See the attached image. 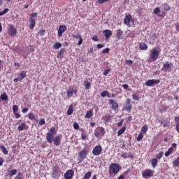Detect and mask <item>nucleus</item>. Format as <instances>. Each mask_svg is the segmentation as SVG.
<instances>
[{
  "instance_id": "obj_1",
  "label": "nucleus",
  "mask_w": 179,
  "mask_h": 179,
  "mask_svg": "<svg viewBox=\"0 0 179 179\" xmlns=\"http://www.w3.org/2000/svg\"><path fill=\"white\" fill-rule=\"evenodd\" d=\"M55 135H57V131L55 130V127L50 128L46 136V139L49 142V143H52L54 141V136H55Z\"/></svg>"
},
{
  "instance_id": "obj_2",
  "label": "nucleus",
  "mask_w": 179,
  "mask_h": 179,
  "mask_svg": "<svg viewBox=\"0 0 179 179\" xmlns=\"http://www.w3.org/2000/svg\"><path fill=\"white\" fill-rule=\"evenodd\" d=\"M159 54L160 52L157 49H153L150 52L149 62H155L159 58Z\"/></svg>"
},
{
  "instance_id": "obj_3",
  "label": "nucleus",
  "mask_w": 179,
  "mask_h": 179,
  "mask_svg": "<svg viewBox=\"0 0 179 179\" xmlns=\"http://www.w3.org/2000/svg\"><path fill=\"white\" fill-rule=\"evenodd\" d=\"M120 166L116 163L111 164L109 167V173H113V174H117L120 171Z\"/></svg>"
},
{
  "instance_id": "obj_4",
  "label": "nucleus",
  "mask_w": 179,
  "mask_h": 179,
  "mask_svg": "<svg viewBox=\"0 0 179 179\" xmlns=\"http://www.w3.org/2000/svg\"><path fill=\"white\" fill-rule=\"evenodd\" d=\"M159 83H160V80H149L147 82L145 83V86H153V85H159Z\"/></svg>"
},
{
  "instance_id": "obj_5",
  "label": "nucleus",
  "mask_w": 179,
  "mask_h": 179,
  "mask_svg": "<svg viewBox=\"0 0 179 179\" xmlns=\"http://www.w3.org/2000/svg\"><path fill=\"white\" fill-rule=\"evenodd\" d=\"M102 150L103 148H101V146L98 145L93 149L92 153L93 155H94V156H99V155L101 153Z\"/></svg>"
},
{
  "instance_id": "obj_6",
  "label": "nucleus",
  "mask_w": 179,
  "mask_h": 179,
  "mask_svg": "<svg viewBox=\"0 0 179 179\" xmlns=\"http://www.w3.org/2000/svg\"><path fill=\"white\" fill-rule=\"evenodd\" d=\"M8 34L10 37H15L17 34V31L13 27V25H10V28L8 29Z\"/></svg>"
},
{
  "instance_id": "obj_7",
  "label": "nucleus",
  "mask_w": 179,
  "mask_h": 179,
  "mask_svg": "<svg viewBox=\"0 0 179 179\" xmlns=\"http://www.w3.org/2000/svg\"><path fill=\"white\" fill-rule=\"evenodd\" d=\"M162 71L164 72H170L171 71V64H169V62L164 64Z\"/></svg>"
},
{
  "instance_id": "obj_8",
  "label": "nucleus",
  "mask_w": 179,
  "mask_h": 179,
  "mask_svg": "<svg viewBox=\"0 0 179 179\" xmlns=\"http://www.w3.org/2000/svg\"><path fill=\"white\" fill-rule=\"evenodd\" d=\"M153 173V171L147 169L142 173L143 177H152Z\"/></svg>"
},
{
  "instance_id": "obj_9",
  "label": "nucleus",
  "mask_w": 179,
  "mask_h": 179,
  "mask_svg": "<svg viewBox=\"0 0 179 179\" xmlns=\"http://www.w3.org/2000/svg\"><path fill=\"white\" fill-rule=\"evenodd\" d=\"M73 177V171L69 170L64 173V178L65 179H72Z\"/></svg>"
},
{
  "instance_id": "obj_10",
  "label": "nucleus",
  "mask_w": 179,
  "mask_h": 179,
  "mask_svg": "<svg viewBox=\"0 0 179 179\" xmlns=\"http://www.w3.org/2000/svg\"><path fill=\"white\" fill-rule=\"evenodd\" d=\"M109 104H111L112 108L115 111H117V110L118 109V103L115 102V100L110 99V100H109Z\"/></svg>"
},
{
  "instance_id": "obj_11",
  "label": "nucleus",
  "mask_w": 179,
  "mask_h": 179,
  "mask_svg": "<svg viewBox=\"0 0 179 179\" xmlns=\"http://www.w3.org/2000/svg\"><path fill=\"white\" fill-rule=\"evenodd\" d=\"M66 31V26L61 25L58 30L59 37H62V34Z\"/></svg>"
},
{
  "instance_id": "obj_12",
  "label": "nucleus",
  "mask_w": 179,
  "mask_h": 179,
  "mask_svg": "<svg viewBox=\"0 0 179 179\" xmlns=\"http://www.w3.org/2000/svg\"><path fill=\"white\" fill-rule=\"evenodd\" d=\"M87 155V150H83L80 152L78 157L79 159H85V157H86Z\"/></svg>"
},
{
  "instance_id": "obj_13",
  "label": "nucleus",
  "mask_w": 179,
  "mask_h": 179,
  "mask_svg": "<svg viewBox=\"0 0 179 179\" xmlns=\"http://www.w3.org/2000/svg\"><path fill=\"white\" fill-rule=\"evenodd\" d=\"M73 94H76V90H75L73 88H69L67 91L68 97H72Z\"/></svg>"
},
{
  "instance_id": "obj_14",
  "label": "nucleus",
  "mask_w": 179,
  "mask_h": 179,
  "mask_svg": "<svg viewBox=\"0 0 179 179\" xmlns=\"http://www.w3.org/2000/svg\"><path fill=\"white\" fill-rule=\"evenodd\" d=\"M131 19H132V16L131 15H127L124 20V24H127V26H128Z\"/></svg>"
},
{
  "instance_id": "obj_15",
  "label": "nucleus",
  "mask_w": 179,
  "mask_h": 179,
  "mask_svg": "<svg viewBox=\"0 0 179 179\" xmlns=\"http://www.w3.org/2000/svg\"><path fill=\"white\" fill-rule=\"evenodd\" d=\"M34 26H36V20L34 18H30L29 20V29H34Z\"/></svg>"
},
{
  "instance_id": "obj_16",
  "label": "nucleus",
  "mask_w": 179,
  "mask_h": 179,
  "mask_svg": "<svg viewBox=\"0 0 179 179\" xmlns=\"http://www.w3.org/2000/svg\"><path fill=\"white\" fill-rule=\"evenodd\" d=\"M73 114V105H70L68 110H67V115H72Z\"/></svg>"
},
{
  "instance_id": "obj_17",
  "label": "nucleus",
  "mask_w": 179,
  "mask_h": 179,
  "mask_svg": "<svg viewBox=\"0 0 179 179\" xmlns=\"http://www.w3.org/2000/svg\"><path fill=\"white\" fill-rule=\"evenodd\" d=\"M52 177L55 179H59V172L57 170H54L52 173Z\"/></svg>"
},
{
  "instance_id": "obj_18",
  "label": "nucleus",
  "mask_w": 179,
  "mask_h": 179,
  "mask_svg": "<svg viewBox=\"0 0 179 179\" xmlns=\"http://www.w3.org/2000/svg\"><path fill=\"white\" fill-rule=\"evenodd\" d=\"M103 34L106 38H108V37H110L112 32L110 30L106 29L105 31H103Z\"/></svg>"
},
{
  "instance_id": "obj_19",
  "label": "nucleus",
  "mask_w": 179,
  "mask_h": 179,
  "mask_svg": "<svg viewBox=\"0 0 179 179\" xmlns=\"http://www.w3.org/2000/svg\"><path fill=\"white\" fill-rule=\"evenodd\" d=\"M53 142H54L55 145H56V146H58L61 143L59 136H57L55 137V140L53 141Z\"/></svg>"
},
{
  "instance_id": "obj_20",
  "label": "nucleus",
  "mask_w": 179,
  "mask_h": 179,
  "mask_svg": "<svg viewBox=\"0 0 179 179\" xmlns=\"http://www.w3.org/2000/svg\"><path fill=\"white\" fill-rule=\"evenodd\" d=\"M84 86H85V89L89 90V89H90V86H91L90 82H89L87 80H85Z\"/></svg>"
},
{
  "instance_id": "obj_21",
  "label": "nucleus",
  "mask_w": 179,
  "mask_h": 179,
  "mask_svg": "<svg viewBox=\"0 0 179 179\" xmlns=\"http://www.w3.org/2000/svg\"><path fill=\"white\" fill-rule=\"evenodd\" d=\"M126 129H127L126 127H123L121 129H120L117 131V136H121V135H122V134H124L125 132Z\"/></svg>"
},
{
  "instance_id": "obj_22",
  "label": "nucleus",
  "mask_w": 179,
  "mask_h": 179,
  "mask_svg": "<svg viewBox=\"0 0 179 179\" xmlns=\"http://www.w3.org/2000/svg\"><path fill=\"white\" fill-rule=\"evenodd\" d=\"M61 47H62V44H61L59 42L55 43L53 45V48H55V50H59Z\"/></svg>"
},
{
  "instance_id": "obj_23",
  "label": "nucleus",
  "mask_w": 179,
  "mask_h": 179,
  "mask_svg": "<svg viewBox=\"0 0 179 179\" xmlns=\"http://www.w3.org/2000/svg\"><path fill=\"white\" fill-rule=\"evenodd\" d=\"M173 147H171V148L168 150V151H166V152H165V156H166V157H169V156H170V154H171V153H173Z\"/></svg>"
},
{
  "instance_id": "obj_24",
  "label": "nucleus",
  "mask_w": 179,
  "mask_h": 179,
  "mask_svg": "<svg viewBox=\"0 0 179 179\" xmlns=\"http://www.w3.org/2000/svg\"><path fill=\"white\" fill-rule=\"evenodd\" d=\"M17 129L19 131H23L26 129V123H22L21 125L18 126Z\"/></svg>"
},
{
  "instance_id": "obj_25",
  "label": "nucleus",
  "mask_w": 179,
  "mask_h": 179,
  "mask_svg": "<svg viewBox=\"0 0 179 179\" xmlns=\"http://www.w3.org/2000/svg\"><path fill=\"white\" fill-rule=\"evenodd\" d=\"M20 80H23L24 78H26V71H22L20 75H19Z\"/></svg>"
},
{
  "instance_id": "obj_26",
  "label": "nucleus",
  "mask_w": 179,
  "mask_h": 179,
  "mask_svg": "<svg viewBox=\"0 0 179 179\" xmlns=\"http://www.w3.org/2000/svg\"><path fill=\"white\" fill-rule=\"evenodd\" d=\"M140 50H148V45L146 43H140Z\"/></svg>"
},
{
  "instance_id": "obj_27",
  "label": "nucleus",
  "mask_w": 179,
  "mask_h": 179,
  "mask_svg": "<svg viewBox=\"0 0 179 179\" xmlns=\"http://www.w3.org/2000/svg\"><path fill=\"white\" fill-rule=\"evenodd\" d=\"M151 163H152V166L153 169H155V167H156V166H157V159L155 158V159H152Z\"/></svg>"
},
{
  "instance_id": "obj_28",
  "label": "nucleus",
  "mask_w": 179,
  "mask_h": 179,
  "mask_svg": "<svg viewBox=\"0 0 179 179\" xmlns=\"http://www.w3.org/2000/svg\"><path fill=\"white\" fill-rule=\"evenodd\" d=\"M92 115H93V111L92 110L87 111L85 115V118H92Z\"/></svg>"
},
{
  "instance_id": "obj_29",
  "label": "nucleus",
  "mask_w": 179,
  "mask_h": 179,
  "mask_svg": "<svg viewBox=\"0 0 179 179\" xmlns=\"http://www.w3.org/2000/svg\"><path fill=\"white\" fill-rule=\"evenodd\" d=\"M17 173V171L16 169H13L9 173V177H13L16 173Z\"/></svg>"
},
{
  "instance_id": "obj_30",
  "label": "nucleus",
  "mask_w": 179,
  "mask_h": 179,
  "mask_svg": "<svg viewBox=\"0 0 179 179\" xmlns=\"http://www.w3.org/2000/svg\"><path fill=\"white\" fill-rule=\"evenodd\" d=\"M116 34H117V38H122V30H117V32H116Z\"/></svg>"
},
{
  "instance_id": "obj_31",
  "label": "nucleus",
  "mask_w": 179,
  "mask_h": 179,
  "mask_svg": "<svg viewBox=\"0 0 179 179\" xmlns=\"http://www.w3.org/2000/svg\"><path fill=\"white\" fill-rule=\"evenodd\" d=\"M64 52H65V48H62L59 52V58H62L64 57Z\"/></svg>"
},
{
  "instance_id": "obj_32",
  "label": "nucleus",
  "mask_w": 179,
  "mask_h": 179,
  "mask_svg": "<svg viewBox=\"0 0 179 179\" xmlns=\"http://www.w3.org/2000/svg\"><path fill=\"white\" fill-rule=\"evenodd\" d=\"M1 99L3 100V101H6V100H8V95L3 93L1 95Z\"/></svg>"
},
{
  "instance_id": "obj_33",
  "label": "nucleus",
  "mask_w": 179,
  "mask_h": 179,
  "mask_svg": "<svg viewBox=\"0 0 179 179\" xmlns=\"http://www.w3.org/2000/svg\"><path fill=\"white\" fill-rule=\"evenodd\" d=\"M178 166H179V157L173 162V167H177Z\"/></svg>"
},
{
  "instance_id": "obj_34",
  "label": "nucleus",
  "mask_w": 179,
  "mask_h": 179,
  "mask_svg": "<svg viewBox=\"0 0 179 179\" xmlns=\"http://www.w3.org/2000/svg\"><path fill=\"white\" fill-rule=\"evenodd\" d=\"M142 132H143V134H146V132H148V124L143 126Z\"/></svg>"
},
{
  "instance_id": "obj_35",
  "label": "nucleus",
  "mask_w": 179,
  "mask_h": 179,
  "mask_svg": "<svg viewBox=\"0 0 179 179\" xmlns=\"http://www.w3.org/2000/svg\"><path fill=\"white\" fill-rule=\"evenodd\" d=\"M92 177V172L89 171L87 172L84 178L89 179Z\"/></svg>"
},
{
  "instance_id": "obj_36",
  "label": "nucleus",
  "mask_w": 179,
  "mask_h": 179,
  "mask_svg": "<svg viewBox=\"0 0 179 179\" xmlns=\"http://www.w3.org/2000/svg\"><path fill=\"white\" fill-rule=\"evenodd\" d=\"M8 12H9V9L5 8L3 11L0 12V16H2L6 13H8Z\"/></svg>"
},
{
  "instance_id": "obj_37",
  "label": "nucleus",
  "mask_w": 179,
  "mask_h": 179,
  "mask_svg": "<svg viewBox=\"0 0 179 179\" xmlns=\"http://www.w3.org/2000/svg\"><path fill=\"white\" fill-rule=\"evenodd\" d=\"M108 94H110L108 93V92L103 91V92H101V97H106V96H108Z\"/></svg>"
},
{
  "instance_id": "obj_38",
  "label": "nucleus",
  "mask_w": 179,
  "mask_h": 179,
  "mask_svg": "<svg viewBox=\"0 0 179 179\" xmlns=\"http://www.w3.org/2000/svg\"><path fill=\"white\" fill-rule=\"evenodd\" d=\"M104 134H106L104 128L101 127L100 128V135H101V136H104Z\"/></svg>"
},
{
  "instance_id": "obj_39",
  "label": "nucleus",
  "mask_w": 179,
  "mask_h": 179,
  "mask_svg": "<svg viewBox=\"0 0 179 179\" xmlns=\"http://www.w3.org/2000/svg\"><path fill=\"white\" fill-rule=\"evenodd\" d=\"M142 139H143V134H139L137 137L138 142H140V141H142Z\"/></svg>"
},
{
  "instance_id": "obj_40",
  "label": "nucleus",
  "mask_w": 179,
  "mask_h": 179,
  "mask_svg": "<svg viewBox=\"0 0 179 179\" xmlns=\"http://www.w3.org/2000/svg\"><path fill=\"white\" fill-rule=\"evenodd\" d=\"M164 10H170V6L167 3L164 4Z\"/></svg>"
},
{
  "instance_id": "obj_41",
  "label": "nucleus",
  "mask_w": 179,
  "mask_h": 179,
  "mask_svg": "<svg viewBox=\"0 0 179 179\" xmlns=\"http://www.w3.org/2000/svg\"><path fill=\"white\" fill-rule=\"evenodd\" d=\"M154 13H155V15H158L159 13H160V8H156L154 10Z\"/></svg>"
},
{
  "instance_id": "obj_42",
  "label": "nucleus",
  "mask_w": 179,
  "mask_h": 179,
  "mask_svg": "<svg viewBox=\"0 0 179 179\" xmlns=\"http://www.w3.org/2000/svg\"><path fill=\"white\" fill-rule=\"evenodd\" d=\"M110 52V48H107L102 51L103 54H108Z\"/></svg>"
},
{
  "instance_id": "obj_43",
  "label": "nucleus",
  "mask_w": 179,
  "mask_h": 179,
  "mask_svg": "<svg viewBox=\"0 0 179 179\" xmlns=\"http://www.w3.org/2000/svg\"><path fill=\"white\" fill-rule=\"evenodd\" d=\"M1 149L3 150V153H4L5 155H8V150H6V148H5V146H2Z\"/></svg>"
},
{
  "instance_id": "obj_44",
  "label": "nucleus",
  "mask_w": 179,
  "mask_h": 179,
  "mask_svg": "<svg viewBox=\"0 0 179 179\" xmlns=\"http://www.w3.org/2000/svg\"><path fill=\"white\" fill-rule=\"evenodd\" d=\"M18 108H19L17 107V106H16V105L13 106V113H16V111H17Z\"/></svg>"
},
{
  "instance_id": "obj_45",
  "label": "nucleus",
  "mask_w": 179,
  "mask_h": 179,
  "mask_svg": "<svg viewBox=\"0 0 179 179\" xmlns=\"http://www.w3.org/2000/svg\"><path fill=\"white\" fill-rule=\"evenodd\" d=\"M73 128L74 129H79V124L77 122H74Z\"/></svg>"
},
{
  "instance_id": "obj_46",
  "label": "nucleus",
  "mask_w": 179,
  "mask_h": 179,
  "mask_svg": "<svg viewBox=\"0 0 179 179\" xmlns=\"http://www.w3.org/2000/svg\"><path fill=\"white\" fill-rule=\"evenodd\" d=\"M45 124V120L44 119H41L39 121V125H44Z\"/></svg>"
},
{
  "instance_id": "obj_47",
  "label": "nucleus",
  "mask_w": 179,
  "mask_h": 179,
  "mask_svg": "<svg viewBox=\"0 0 179 179\" xmlns=\"http://www.w3.org/2000/svg\"><path fill=\"white\" fill-rule=\"evenodd\" d=\"M28 117H29V120H34V114H33V113H29V114L28 115Z\"/></svg>"
},
{
  "instance_id": "obj_48",
  "label": "nucleus",
  "mask_w": 179,
  "mask_h": 179,
  "mask_svg": "<svg viewBox=\"0 0 179 179\" xmlns=\"http://www.w3.org/2000/svg\"><path fill=\"white\" fill-rule=\"evenodd\" d=\"M126 64L127 65H132V64H134V62L132 60H126Z\"/></svg>"
},
{
  "instance_id": "obj_49",
  "label": "nucleus",
  "mask_w": 179,
  "mask_h": 179,
  "mask_svg": "<svg viewBox=\"0 0 179 179\" xmlns=\"http://www.w3.org/2000/svg\"><path fill=\"white\" fill-rule=\"evenodd\" d=\"M133 99H134V100H136V101H138V100H139V96H138V95L134 94H133Z\"/></svg>"
},
{
  "instance_id": "obj_50",
  "label": "nucleus",
  "mask_w": 179,
  "mask_h": 179,
  "mask_svg": "<svg viewBox=\"0 0 179 179\" xmlns=\"http://www.w3.org/2000/svg\"><path fill=\"white\" fill-rule=\"evenodd\" d=\"M157 159H162V157H163V152H159L157 155Z\"/></svg>"
},
{
  "instance_id": "obj_51",
  "label": "nucleus",
  "mask_w": 179,
  "mask_h": 179,
  "mask_svg": "<svg viewBox=\"0 0 179 179\" xmlns=\"http://www.w3.org/2000/svg\"><path fill=\"white\" fill-rule=\"evenodd\" d=\"M83 43V38H82V36H81V37L79 38L78 45H81Z\"/></svg>"
},
{
  "instance_id": "obj_52",
  "label": "nucleus",
  "mask_w": 179,
  "mask_h": 179,
  "mask_svg": "<svg viewBox=\"0 0 179 179\" xmlns=\"http://www.w3.org/2000/svg\"><path fill=\"white\" fill-rule=\"evenodd\" d=\"M110 69H106L104 72H103V75L105 76H107V75H108V73L110 72Z\"/></svg>"
},
{
  "instance_id": "obj_53",
  "label": "nucleus",
  "mask_w": 179,
  "mask_h": 179,
  "mask_svg": "<svg viewBox=\"0 0 179 179\" xmlns=\"http://www.w3.org/2000/svg\"><path fill=\"white\" fill-rule=\"evenodd\" d=\"M104 2H108V0H98L99 3H104Z\"/></svg>"
},
{
  "instance_id": "obj_54",
  "label": "nucleus",
  "mask_w": 179,
  "mask_h": 179,
  "mask_svg": "<svg viewBox=\"0 0 179 179\" xmlns=\"http://www.w3.org/2000/svg\"><path fill=\"white\" fill-rule=\"evenodd\" d=\"M131 108H132L131 106H128L124 109H125L126 111H129Z\"/></svg>"
},
{
  "instance_id": "obj_55",
  "label": "nucleus",
  "mask_w": 179,
  "mask_h": 179,
  "mask_svg": "<svg viewBox=\"0 0 179 179\" xmlns=\"http://www.w3.org/2000/svg\"><path fill=\"white\" fill-rule=\"evenodd\" d=\"M20 176H22V173H19L18 175L15 178V179H22V177H20Z\"/></svg>"
},
{
  "instance_id": "obj_56",
  "label": "nucleus",
  "mask_w": 179,
  "mask_h": 179,
  "mask_svg": "<svg viewBox=\"0 0 179 179\" xmlns=\"http://www.w3.org/2000/svg\"><path fill=\"white\" fill-rule=\"evenodd\" d=\"M72 37H73L74 38H80L82 37V36H80V35H72Z\"/></svg>"
},
{
  "instance_id": "obj_57",
  "label": "nucleus",
  "mask_w": 179,
  "mask_h": 179,
  "mask_svg": "<svg viewBox=\"0 0 179 179\" xmlns=\"http://www.w3.org/2000/svg\"><path fill=\"white\" fill-rule=\"evenodd\" d=\"M27 111H29V108H24L22 110V112L24 113H27Z\"/></svg>"
},
{
  "instance_id": "obj_58",
  "label": "nucleus",
  "mask_w": 179,
  "mask_h": 179,
  "mask_svg": "<svg viewBox=\"0 0 179 179\" xmlns=\"http://www.w3.org/2000/svg\"><path fill=\"white\" fill-rule=\"evenodd\" d=\"M37 15H38V13H34L31 14V17H36V16H37Z\"/></svg>"
},
{
  "instance_id": "obj_59",
  "label": "nucleus",
  "mask_w": 179,
  "mask_h": 179,
  "mask_svg": "<svg viewBox=\"0 0 179 179\" xmlns=\"http://www.w3.org/2000/svg\"><path fill=\"white\" fill-rule=\"evenodd\" d=\"M122 122H124V120H122L117 123V127H121L122 125Z\"/></svg>"
},
{
  "instance_id": "obj_60",
  "label": "nucleus",
  "mask_w": 179,
  "mask_h": 179,
  "mask_svg": "<svg viewBox=\"0 0 179 179\" xmlns=\"http://www.w3.org/2000/svg\"><path fill=\"white\" fill-rule=\"evenodd\" d=\"M92 40H93L94 41H99V38H97V36H95L92 37Z\"/></svg>"
},
{
  "instance_id": "obj_61",
  "label": "nucleus",
  "mask_w": 179,
  "mask_h": 179,
  "mask_svg": "<svg viewBox=\"0 0 179 179\" xmlns=\"http://www.w3.org/2000/svg\"><path fill=\"white\" fill-rule=\"evenodd\" d=\"M176 131L179 132V122L176 124Z\"/></svg>"
},
{
  "instance_id": "obj_62",
  "label": "nucleus",
  "mask_w": 179,
  "mask_h": 179,
  "mask_svg": "<svg viewBox=\"0 0 179 179\" xmlns=\"http://www.w3.org/2000/svg\"><path fill=\"white\" fill-rule=\"evenodd\" d=\"M122 87H123L124 89H128V87H129V86H128L127 84H123V85H122Z\"/></svg>"
},
{
  "instance_id": "obj_63",
  "label": "nucleus",
  "mask_w": 179,
  "mask_h": 179,
  "mask_svg": "<svg viewBox=\"0 0 179 179\" xmlns=\"http://www.w3.org/2000/svg\"><path fill=\"white\" fill-rule=\"evenodd\" d=\"M103 47H104V45H102V44L97 45V48H103Z\"/></svg>"
},
{
  "instance_id": "obj_64",
  "label": "nucleus",
  "mask_w": 179,
  "mask_h": 179,
  "mask_svg": "<svg viewBox=\"0 0 179 179\" xmlns=\"http://www.w3.org/2000/svg\"><path fill=\"white\" fill-rule=\"evenodd\" d=\"M175 121H176V122H177V124H178V122H179V116L178 117H175Z\"/></svg>"
}]
</instances>
